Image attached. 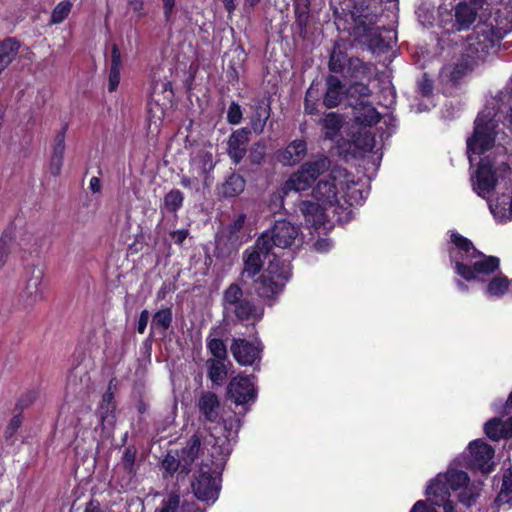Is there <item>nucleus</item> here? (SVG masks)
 I'll list each match as a JSON object with an SVG mask.
<instances>
[{
	"label": "nucleus",
	"mask_w": 512,
	"mask_h": 512,
	"mask_svg": "<svg viewBox=\"0 0 512 512\" xmlns=\"http://www.w3.org/2000/svg\"><path fill=\"white\" fill-rule=\"evenodd\" d=\"M46 287L44 270L36 265L28 266L25 271L23 286L19 293V302L24 307L36 305L44 300Z\"/></svg>",
	"instance_id": "nucleus-7"
},
{
	"label": "nucleus",
	"mask_w": 512,
	"mask_h": 512,
	"mask_svg": "<svg viewBox=\"0 0 512 512\" xmlns=\"http://www.w3.org/2000/svg\"><path fill=\"white\" fill-rule=\"evenodd\" d=\"M63 162L64 156L51 155L49 165L50 173L54 176L59 175L62 170Z\"/></svg>",
	"instance_id": "nucleus-47"
},
{
	"label": "nucleus",
	"mask_w": 512,
	"mask_h": 512,
	"mask_svg": "<svg viewBox=\"0 0 512 512\" xmlns=\"http://www.w3.org/2000/svg\"><path fill=\"white\" fill-rule=\"evenodd\" d=\"M19 50V44L13 39L0 42V74L15 59Z\"/></svg>",
	"instance_id": "nucleus-25"
},
{
	"label": "nucleus",
	"mask_w": 512,
	"mask_h": 512,
	"mask_svg": "<svg viewBox=\"0 0 512 512\" xmlns=\"http://www.w3.org/2000/svg\"><path fill=\"white\" fill-rule=\"evenodd\" d=\"M512 495V472L504 474L498 498L501 501H508Z\"/></svg>",
	"instance_id": "nucleus-42"
},
{
	"label": "nucleus",
	"mask_w": 512,
	"mask_h": 512,
	"mask_svg": "<svg viewBox=\"0 0 512 512\" xmlns=\"http://www.w3.org/2000/svg\"><path fill=\"white\" fill-rule=\"evenodd\" d=\"M344 95L341 81L336 76L327 78V91L324 97V104L328 108L336 107Z\"/></svg>",
	"instance_id": "nucleus-24"
},
{
	"label": "nucleus",
	"mask_w": 512,
	"mask_h": 512,
	"mask_svg": "<svg viewBox=\"0 0 512 512\" xmlns=\"http://www.w3.org/2000/svg\"><path fill=\"white\" fill-rule=\"evenodd\" d=\"M122 60H121V52L117 45H113L111 48V67L110 68H121Z\"/></svg>",
	"instance_id": "nucleus-52"
},
{
	"label": "nucleus",
	"mask_w": 512,
	"mask_h": 512,
	"mask_svg": "<svg viewBox=\"0 0 512 512\" xmlns=\"http://www.w3.org/2000/svg\"><path fill=\"white\" fill-rule=\"evenodd\" d=\"M333 244L329 239H319L314 244V249L317 252L325 253L328 252L332 248Z\"/></svg>",
	"instance_id": "nucleus-53"
},
{
	"label": "nucleus",
	"mask_w": 512,
	"mask_h": 512,
	"mask_svg": "<svg viewBox=\"0 0 512 512\" xmlns=\"http://www.w3.org/2000/svg\"><path fill=\"white\" fill-rule=\"evenodd\" d=\"M307 153V146L303 140L292 141L284 150L277 154L278 160L286 166L299 163Z\"/></svg>",
	"instance_id": "nucleus-17"
},
{
	"label": "nucleus",
	"mask_w": 512,
	"mask_h": 512,
	"mask_svg": "<svg viewBox=\"0 0 512 512\" xmlns=\"http://www.w3.org/2000/svg\"><path fill=\"white\" fill-rule=\"evenodd\" d=\"M482 485L480 481H470L465 471L449 466L445 472L438 473L428 481L424 494H432L442 500L454 492L461 504L471 507L480 496Z\"/></svg>",
	"instance_id": "nucleus-4"
},
{
	"label": "nucleus",
	"mask_w": 512,
	"mask_h": 512,
	"mask_svg": "<svg viewBox=\"0 0 512 512\" xmlns=\"http://www.w3.org/2000/svg\"><path fill=\"white\" fill-rule=\"evenodd\" d=\"M241 321H247L252 324L259 321L264 314V310L260 306H255L250 301H242L231 311Z\"/></svg>",
	"instance_id": "nucleus-22"
},
{
	"label": "nucleus",
	"mask_w": 512,
	"mask_h": 512,
	"mask_svg": "<svg viewBox=\"0 0 512 512\" xmlns=\"http://www.w3.org/2000/svg\"><path fill=\"white\" fill-rule=\"evenodd\" d=\"M2 236H7L10 239V247L13 249L14 253L32 255L38 252L39 240L30 230L17 228L13 231L3 232Z\"/></svg>",
	"instance_id": "nucleus-15"
},
{
	"label": "nucleus",
	"mask_w": 512,
	"mask_h": 512,
	"mask_svg": "<svg viewBox=\"0 0 512 512\" xmlns=\"http://www.w3.org/2000/svg\"><path fill=\"white\" fill-rule=\"evenodd\" d=\"M308 197L299 203V211L305 225L313 229L323 226L345 204L352 206L363 199L362 192L344 169H334L320 178Z\"/></svg>",
	"instance_id": "nucleus-1"
},
{
	"label": "nucleus",
	"mask_w": 512,
	"mask_h": 512,
	"mask_svg": "<svg viewBox=\"0 0 512 512\" xmlns=\"http://www.w3.org/2000/svg\"><path fill=\"white\" fill-rule=\"evenodd\" d=\"M120 73L121 68H110L109 78H108V89L109 91H114L117 89L120 83Z\"/></svg>",
	"instance_id": "nucleus-48"
},
{
	"label": "nucleus",
	"mask_w": 512,
	"mask_h": 512,
	"mask_svg": "<svg viewBox=\"0 0 512 512\" xmlns=\"http://www.w3.org/2000/svg\"><path fill=\"white\" fill-rule=\"evenodd\" d=\"M148 321H149V313L147 310H143L140 314V317H139V321H138V332L139 333H144L146 327H147V324H148Z\"/></svg>",
	"instance_id": "nucleus-57"
},
{
	"label": "nucleus",
	"mask_w": 512,
	"mask_h": 512,
	"mask_svg": "<svg viewBox=\"0 0 512 512\" xmlns=\"http://www.w3.org/2000/svg\"><path fill=\"white\" fill-rule=\"evenodd\" d=\"M201 162H202V166H201V171L202 173H207L208 171L212 170L213 169V159H212V155L209 154V153H204L202 156H201Z\"/></svg>",
	"instance_id": "nucleus-54"
},
{
	"label": "nucleus",
	"mask_w": 512,
	"mask_h": 512,
	"mask_svg": "<svg viewBox=\"0 0 512 512\" xmlns=\"http://www.w3.org/2000/svg\"><path fill=\"white\" fill-rule=\"evenodd\" d=\"M149 121L157 125L163 117V109L158 103H150L148 108Z\"/></svg>",
	"instance_id": "nucleus-45"
},
{
	"label": "nucleus",
	"mask_w": 512,
	"mask_h": 512,
	"mask_svg": "<svg viewBox=\"0 0 512 512\" xmlns=\"http://www.w3.org/2000/svg\"><path fill=\"white\" fill-rule=\"evenodd\" d=\"M224 360L225 359H213L208 361L209 378L216 384H221L226 377L227 371Z\"/></svg>",
	"instance_id": "nucleus-32"
},
{
	"label": "nucleus",
	"mask_w": 512,
	"mask_h": 512,
	"mask_svg": "<svg viewBox=\"0 0 512 512\" xmlns=\"http://www.w3.org/2000/svg\"><path fill=\"white\" fill-rule=\"evenodd\" d=\"M468 466L482 474H489L495 468L494 449L481 439L474 440L468 445Z\"/></svg>",
	"instance_id": "nucleus-11"
},
{
	"label": "nucleus",
	"mask_w": 512,
	"mask_h": 512,
	"mask_svg": "<svg viewBox=\"0 0 512 512\" xmlns=\"http://www.w3.org/2000/svg\"><path fill=\"white\" fill-rule=\"evenodd\" d=\"M242 290L241 288L236 285L232 284L230 285L224 292V309L227 312L232 311L235 306H237L242 301H245L242 299Z\"/></svg>",
	"instance_id": "nucleus-28"
},
{
	"label": "nucleus",
	"mask_w": 512,
	"mask_h": 512,
	"mask_svg": "<svg viewBox=\"0 0 512 512\" xmlns=\"http://www.w3.org/2000/svg\"><path fill=\"white\" fill-rule=\"evenodd\" d=\"M495 112L485 108L476 118L472 136L467 138V154L471 165L478 157L489 151L497 137Z\"/></svg>",
	"instance_id": "nucleus-5"
},
{
	"label": "nucleus",
	"mask_w": 512,
	"mask_h": 512,
	"mask_svg": "<svg viewBox=\"0 0 512 512\" xmlns=\"http://www.w3.org/2000/svg\"><path fill=\"white\" fill-rule=\"evenodd\" d=\"M181 184H182L184 187L191 188V187H194V186H195V181H194V180H191V179H189V178L184 177V178L181 180Z\"/></svg>",
	"instance_id": "nucleus-63"
},
{
	"label": "nucleus",
	"mask_w": 512,
	"mask_h": 512,
	"mask_svg": "<svg viewBox=\"0 0 512 512\" xmlns=\"http://www.w3.org/2000/svg\"><path fill=\"white\" fill-rule=\"evenodd\" d=\"M179 505V497L176 495H172L168 498L167 501L163 503V506L160 508L159 512H175Z\"/></svg>",
	"instance_id": "nucleus-50"
},
{
	"label": "nucleus",
	"mask_w": 512,
	"mask_h": 512,
	"mask_svg": "<svg viewBox=\"0 0 512 512\" xmlns=\"http://www.w3.org/2000/svg\"><path fill=\"white\" fill-rule=\"evenodd\" d=\"M263 258L269 259L268 268L256 284V291L261 297H271L278 294L290 277V265L280 261L271 246L258 248L255 246L245 252L244 273L255 276L263 265Z\"/></svg>",
	"instance_id": "nucleus-3"
},
{
	"label": "nucleus",
	"mask_w": 512,
	"mask_h": 512,
	"mask_svg": "<svg viewBox=\"0 0 512 512\" xmlns=\"http://www.w3.org/2000/svg\"><path fill=\"white\" fill-rule=\"evenodd\" d=\"M89 186L94 193L99 192L101 187L100 180L97 177H92L90 179Z\"/></svg>",
	"instance_id": "nucleus-61"
},
{
	"label": "nucleus",
	"mask_w": 512,
	"mask_h": 512,
	"mask_svg": "<svg viewBox=\"0 0 512 512\" xmlns=\"http://www.w3.org/2000/svg\"><path fill=\"white\" fill-rule=\"evenodd\" d=\"M240 420L232 419L224 422V428L227 430V435L224 438L218 437L215 440V445L219 447V452L223 456H227L231 451V441L234 439L240 428Z\"/></svg>",
	"instance_id": "nucleus-23"
},
{
	"label": "nucleus",
	"mask_w": 512,
	"mask_h": 512,
	"mask_svg": "<svg viewBox=\"0 0 512 512\" xmlns=\"http://www.w3.org/2000/svg\"><path fill=\"white\" fill-rule=\"evenodd\" d=\"M163 1V8H164V15L166 20H169L173 11V8L175 6V0H162Z\"/></svg>",
	"instance_id": "nucleus-59"
},
{
	"label": "nucleus",
	"mask_w": 512,
	"mask_h": 512,
	"mask_svg": "<svg viewBox=\"0 0 512 512\" xmlns=\"http://www.w3.org/2000/svg\"><path fill=\"white\" fill-rule=\"evenodd\" d=\"M129 9L139 16L144 15V1L143 0H128Z\"/></svg>",
	"instance_id": "nucleus-56"
},
{
	"label": "nucleus",
	"mask_w": 512,
	"mask_h": 512,
	"mask_svg": "<svg viewBox=\"0 0 512 512\" xmlns=\"http://www.w3.org/2000/svg\"><path fill=\"white\" fill-rule=\"evenodd\" d=\"M507 171L508 166L502 163L497 169H493L488 156L481 158L478 168L471 175L473 190L482 198L488 199L491 191L497 183V171Z\"/></svg>",
	"instance_id": "nucleus-10"
},
{
	"label": "nucleus",
	"mask_w": 512,
	"mask_h": 512,
	"mask_svg": "<svg viewBox=\"0 0 512 512\" xmlns=\"http://www.w3.org/2000/svg\"><path fill=\"white\" fill-rule=\"evenodd\" d=\"M483 33V40L473 41L472 39L469 42V47L473 49L474 53L477 55V58H481L487 51V49L492 46V41L489 39L488 35L485 34L484 29L478 27L477 34Z\"/></svg>",
	"instance_id": "nucleus-34"
},
{
	"label": "nucleus",
	"mask_w": 512,
	"mask_h": 512,
	"mask_svg": "<svg viewBox=\"0 0 512 512\" xmlns=\"http://www.w3.org/2000/svg\"><path fill=\"white\" fill-rule=\"evenodd\" d=\"M488 207L497 223H506L512 220V194H503L488 199Z\"/></svg>",
	"instance_id": "nucleus-16"
},
{
	"label": "nucleus",
	"mask_w": 512,
	"mask_h": 512,
	"mask_svg": "<svg viewBox=\"0 0 512 512\" xmlns=\"http://www.w3.org/2000/svg\"><path fill=\"white\" fill-rule=\"evenodd\" d=\"M350 95L353 97L354 95H359V97H368L370 95V89L366 85L355 84L349 89Z\"/></svg>",
	"instance_id": "nucleus-51"
},
{
	"label": "nucleus",
	"mask_w": 512,
	"mask_h": 512,
	"mask_svg": "<svg viewBox=\"0 0 512 512\" xmlns=\"http://www.w3.org/2000/svg\"><path fill=\"white\" fill-rule=\"evenodd\" d=\"M428 500H418L414 503L409 512H437L434 505H429Z\"/></svg>",
	"instance_id": "nucleus-49"
},
{
	"label": "nucleus",
	"mask_w": 512,
	"mask_h": 512,
	"mask_svg": "<svg viewBox=\"0 0 512 512\" xmlns=\"http://www.w3.org/2000/svg\"><path fill=\"white\" fill-rule=\"evenodd\" d=\"M207 348L215 359H225L227 355L226 346L223 341L217 338H210Z\"/></svg>",
	"instance_id": "nucleus-38"
},
{
	"label": "nucleus",
	"mask_w": 512,
	"mask_h": 512,
	"mask_svg": "<svg viewBox=\"0 0 512 512\" xmlns=\"http://www.w3.org/2000/svg\"><path fill=\"white\" fill-rule=\"evenodd\" d=\"M353 114L356 124L369 127L379 121V113L367 101L361 100L353 106Z\"/></svg>",
	"instance_id": "nucleus-18"
},
{
	"label": "nucleus",
	"mask_w": 512,
	"mask_h": 512,
	"mask_svg": "<svg viewBox=\"0 0 512 512\" xmlns=\"http://www.w3.org/2000/svg\"><path fill=\"white\" fill-rule=\"evenodd\" d=\"M221 1L228 12H232L235 9L234 0H221Z\"/></svg>",
	"instance_id": "nucleus-62"
},
{
	"label": "nucleus",
	"mask_w": 512,
	"mask_h": 512,
	"mask_svg": "<svg viewBox=\"0 0 512 512\" xmlns=\"http://www.w3.org/2000/svg\"><path fill=\"white\" fill-rule=\"evenodd\" d=\"M244 222H245V215H239L238 218L233 223V226H232L233 230L231 233H235L236 231H239L243 227Z\"/></svg>",
	"instance_id": "nucleus-60"
},
{
	"label": "nucleus",
	"mask_w": 512,
	"mask_h": 512,
	"mask_svg": "<svg viewBox=\"0 0 512 512\" xmlns=\"http://www.w3.org/2000/svg\"><path fill=\"white\" fill-rule=\"evenodd\" d=\"M342 118L336 113L327 114L322 120L323 133L326 139L338 142V133L342 127Z\"/></svg>",
	"instance_id": "nucleus-26"
},
{
	"label": "nucleus",
	"mask_w": 512,
	"mask_h": 512,
	"mask_svg": "<svg viewBox=\"0 0 512 512\" xmlns=\"http://www.w3.org/2000/svg\"><path fill=\"white\" fill-rule=\"evenodd\" d=\"M298 236V228L286 220H278L274 226L257 240V247L273 246L279 249L290 247Z\"/></svg>",
	"instance_id": "nucleus-8"
},
{
	"label": "nucleus",
	"mask_w": 512,
	"mask_h": 512,
	"mask_svg": "<svg viewBox=\"0 0 512 512\" xmlns=\"http://www.w3.org/2000/svg\"><path fill=\"white\" fill-rule=\"evenodd\" d=\"M242 118V111L238 104L232 103L227 112V119L231 124H238Z\"/></svg>",
	"instance_id": "nucleus-46"
},
{
	"label": "nucleus",
	"mask_w": 512,
	"mask_h": 512,
	"mask_svg": "<svg viewBox=\"0 0 512 512\" xmlns=\"http://www.w3.org/2000/svg\"><path fill=\"white\" fill-rule=\"evenodd\" d=\"M248 143V131L239 129L232 133L229 138V155L235 163H239L244 157L246 152V145Z\"/></svg>",
	"instance_id": "nucleus-21"
},
{
	"label": "nucleus",
	"mask_w": 512,
	"mask_h": 512,
	"mask_svg": "<svg viewBox=\"0 0 512 512\" xmlns=\"http://www.w3.org/2000/svg\"><path fill=\"white\" fill-rule=\"evenodd\" d=\"M219 467L213 470V473H208L204 470L192 482V490L194 495L201 501L214 503L220 490Z\"/></svg>",
	"instance_id": "nucleus-12"
},
{
	"label": "nucleus",
	"mask_w": 512,
	"mask_h": 512,
	"mask_svg": "<svg viewBox=\"0 0 512 512\" xmlns=\"http://www.w3.org/2000/svg\"><path fill=\"white\" fill-rule=\"evenodd\" d=\"M14 253L10 247V239L7 236L0 237V271L5 267L9 256Z\"/></svg>",
	"instance_id": "nucleus-41"
},
{
	"label": "nucleus",
	"mask_w": 512,
	"mask_h": 512,
	"mask_svg": "<svg viewBox=\"0 0 512 512\" xmlns=\"http://www.w3.org/2000/svg\"><path fill=\"white\" fill-rule=\"evenodd\" d=\"M468 70L467 65H447L440 73V77L444 82H457Z\"/></svg>",
	"instance_id": "nucleus-31"
},
{
	"label": "nucleus",
	"mask_w": 512,
	"mask_h": 512,
	"mask_svg": "<svg viewBox=\"0 0 512 512\" xmlns=\"http://www.w3.org/2000/svg\"><path fill=\"white\" fill-rule=\"evenodd\" d=\"M485 434L492 440L512 437V416L505 421L490 419L484 426Z\"/></svg>",
	"instance_id": "nucleus-19"
},
{
	"label": "nucleus",
	"mask_w": 512,
	"mask_h": 512,
	"mask_svg": "<svg viewBox=\"0 0 512 512\" xmlns=\"http://www.w3.org/2000/svg\"><path fill=\"white\" fill-rule=\"evenodd\" d=\"M198 407L202 416L210 421L214 422L219 416V399L212 392L203 393L198 400Z\"/></svg>",
	"instance_id": "nucleus-20"
},
{
	"label": "nucleus",
	"mask_w": 512,
	"mask_h": 512,
	"mask_svg": "<svg viewBox=\"0 0 512 512\" xmlns=\"http://www.w3.org/2000/svg\"><path fill=\"white\" fill-rule=\"evenodd\" d=\"M65 153V133L60 131L54 138L52 155L64 156Z\"/></svg>",
	"instance_id": "nucleus-44"
},
{
	"label": "nucleus",
	"mask_w": 512,
	"mask_h": 512,
	"mask_svg": "<svg viewBox=\"0 0 512 512\" xmlns=\"http://www.w3.org/2000/svg\"><path fill=\"white\" fill-rule=\"evenodd\" d=\"M187 236H188L187 230H177L171 234L172 240L176 244H182L184 242V240L187 238Z\"/></svg>",
	"instance_id": "nucleus-58"
},
{
	"label": "nucleus",
	"mask_w": 512,
	"mask_h": 512,
	"mask_svg": "<svg viewBox=\"0 0 512 512\" xmlns=\"http://www.w3.org/2000/svg\"><path fill=\"white\" fill-rule=\"evenodd\" d=\"M450 237L452 246L449 252L455 273L468 282L487 283L483 290L486 297H503L509 290L510 281L506 276L496 274L499 259L484 255L470 240L455 232H452Z\"/></svg>",
	"instance_id": "nucleus-2"
},
{
	"label": "nucleus",
	"mask_w": 512,
	"mask_h": 512,
	"mask_svg": "<svg viewBox=\"0 0 512 512\" xmlns=\"http://www.w3.org/2000/svg\"><path fill=\"white\" fill-rule=\"evenodd\" d=\"M72 3L69 1H62L57 4L51 15V23L59 24L66 19L71 11Z\"/></svg>",
	"instance_id": "nucleus-37"
},
{
	"label": "nucleus",
	"mask_w": 512,
	"mask_h": 512,
	"mask_svg": "<svg viewBox=\"0 0 512 512\" xmlns=\"http://www.w3.org/2000/svg\"><path fill=\"white\" fill-rule=\"evenodd\" d=\"M183 199V194L179 190H171L164 198V207L170 212H175L182 206Z\"/></svg>",
	"instance_id": "nucleus-36"
},
{
	"label": "nucleus",
	"mask_w": 512,
	"mask_h": 512,
	"mask_svg": "<svg viewBox=\"0 0 512 512\" xmlns=\"http://www.w3.org/2000/svg\"><path fill=\"white\" fill-rule=\"evenodd\" d=\"M172 313L170 309H163L158 311L152 319L151 326L153 329L165 331L171 324Z\"/></svg>",
	"instance_id": "nucleus-33"
},
{
	"label": "nucleus",
	"mask_w": 512,
	"mask_h": 512,
	"mask_svg": "<svg viewBox=\"0 0 512 512\" xmlns=\"http://www.w3.org/2000/svg\"><path fill=\"white\" fill-rule=\"evenodd\" d=\"M315 96L313 95V88H309L306 93L305 98V111L309 114H313L315 112V103H311L312 99H314Z\"/></svg>",
	"instance_id": "nucleus-55"
},
{
	"label": "nucleus",
	"mask_w": 512,
	"mask_h": 512,
	"mask_svg": "<svg viewBox=\"0 0 512 512\" xmlns=\"http://www.w3.org/2000/svg\"><path fill=\"white\" fill-rule=\"evenodd\" d=\"M85 512H101L100 509L93 504H90L86 507Z\"/></svg>",
	"instance_id": "nucleus-64"
},
{
	"label": "nucleus",
	"mask_w": 512,
	"mask_h": 512,
	"mask_svg": "<svg viewBox=\"0 0 512 512\" xmlns=\"http://www.w3.org/2000/svg\"><path fill=\"white\" fill-rule=\"evenodd\" d=\"M227 393L236 405L254 402L257 395L253 379L247 376L234 377L228 384Z\"/></svg>",
	"instance_id": "nucleus-14"
},
{
	"label": "nucleus",
	"mask_w": 512,
	"mask_h": 512,
	"mask_svg": "<svg viewBox=\"0 0 512 512\" xmlns=\"http://www.w3.org/2000/svg\"><path fill=\"white\" fill-rule=\"evenodd\" d=\"M113 394L106 392L99 406V414L103 421L108 420L110 414L114 411Z\"/></svg>",
	"instance_id": "nucleus-39"
},
{
	"label": "nucleus",
	"mask_w": 512,
	"mask_h": 512,
	"mask_svg": "<svg viewBox=\"0 0 512 512\" xmlns=\"http://www.w3.org/2000/svg\"><path fill=\"white\" fill-rule=\"evenodd\" d=\"M234 359L243 366H252L261 359L262 344L258 339H234L230 347Z\"/></svg>",
	"instance_id": "nucleus-13"
},
{
	"label": "nucleus",
	"mask_w": 512,
	"mask_h": 512,
	"mask_svg": "<svg viewBox=\"0 0 512 512\" xmlns=\"http://www.w3.org/2000/svg\"><path fill=\"white\" fill-rule=\"evenodd\" d=\"M427 500L434 506H441L443 512H457L456 504L450 499L451 496L443 497L442 500L435 498V496L425 495Z\"/></svg>",
	"instance_id": "nucleus-40"
},
{
	"label": "nucleus",
	"mask_w": 512,
	"mask_h": 512,
	"mask_svg": "<svg viewBox=\"0 0 512 512\" xmlns=\"http://www.w3.org/2000/svg\"><path fill=\"white\" fill-rule=\"evenodd\" d=\"M162 467L169 473L176 471L178 468L183 470V461H181L180 456L176 458L174 455L168 454L162 461Z\"/></svg>",
	"instance_id": "nucleus-43"
},
{
	"label": "nucleus",
	"mask_w": 512,
	"mask_h": 512,
	"mask_svg": "<svg viewBox=\"0 0 512 512\" xmlns=\"http://www.w3.org/2000/svg\"><path fill=\"white\" fill-rule=\"evenodd\" d=\"M200 452V439L194 435L187 443V446L183 448L180 453L181 461H183V471L188 472L189 466L194 463Z\"/></svg>",
	"instance_id": "nucleus-27"
},
{
	"label": "nucleus",
	"mask_w": 512,
	"mask_h": 512,
	"mask_svg": "<svg viewBox=\"0 0 512 512\" xmlns=\"http://www.w3.org/2000/svg\"><path fill=\"white\" fill-rule=\"evenodd\" d=\"M245 181L237 174L231 175L222 186V192L227 197H234L244 191Z\"/></svg>",
	"instance_id": "nucleus-29"
},
{
	"label": "nucleus",
	"mask_w": 512,
	"mask_h": 512,
	"mask_svg": "<svg viewBox=\"0 0 512 512\" xmlns=\"http://www.w3.org/2000/svg\"><path fill=\"white\" fill-rule=\"evenodd\" d=\"M352 141L357 148L363 151H370L374 147V137L366 130L359 132V135L353 132Z\"/></svg>",
	"instance_id": "nucleus-35"
},
{
	"label": "nucleus",
	"mask_w": 512,
	"mask_h": 512,
	"mask_svg": "<svg viewBox=\"0 0 512 512\" xmlns=\"http://www.w3.org/2000/svg\"><path fill=\"white\" fill-rule=\"evenodd\" d=\"M270 117V108L268 105H260L256 108L251 118V126L254 132L262 133L266 125V121Z\"/></svg>",
	"instance_id": "nucleus-30"
},
{
	"label": "nucleus",
	"mask_w": 512,
	"mask_h": 512,
	"mask_svg": "<svg viewBox=\"0 0 512 512\" xmlns=\"http://www.w3.org/2000/svg\"><path fill=\"white\" fill-rule=\"evenodd\" d=\"M438 12L443 23H451L452 29L459 31L469 28L477 16L476 9L465 2H460L455 8L451 2L443 3Z\"/></svg>",
	"instance_id": "nucleus-9"
},
{
	"label": "nucleus",
	"mask_w": 512,
	"mask_h": 512,
	"mask_svg": "<svg viewBox=\"0 0 512 512\" xmlns=\"http://www.w3.org/2000/svg\"><path fill=\"white\" fill-rule=\"evenodd\" d=\"M330 162L327 157H318L312 161L303 164L300 169L294 172L285 182L286 191H295L298 193L312 190V184L316 179L328 170Z\"/></svg>",
	"instance_id": "nucleus-6"
}]
</instances>
